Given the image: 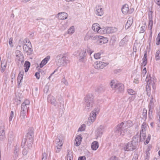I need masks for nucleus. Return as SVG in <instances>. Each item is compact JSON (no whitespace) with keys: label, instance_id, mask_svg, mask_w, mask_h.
<instances>
[{"label":"nucleus","instance_id":"1","mask_svg":"<svg viewBox=\"0 0 160 160\" xmlns=\"http://www.w3.org/2000/svg\"><path fill=\"white\" fill-rule=\"evenodd\" d=\"M132 125V122L130 120L122 122L116 126L115 132L118 135L122 137L127 134V131L129 130L128 128Z\"/></svg>","mask_w":160,"mask_h":160},{"label":"nucleus","instance_id":"2","mask_svg":"<svg viewBox=\"0 0 160 160\" xmlns=\"http://www.w3.org/2000/svg\"><path fill=\"white\" fill-rule=\"evenodd\" d=\"M139 136L135 135L132 138V141L126 144L123 148L125 151H131L136 148L138 141Z\"/></svg>","mask_w":160,"mask_h":160},{"label":"nucleus","instance_id":"3","mask_svg":"<svg viewBox=\"0 0 160 160\" xmlns=\"http://www.w3.org/2000/svg\"><path fill=\"white\" fill-rule=\"evenodd\" d=\"M48 100L49 103L57 108L61 107L64 106V102L62 98L60 96L58 99L59 103L57 101L55 98L51 95H49L48 97Z\"/></svg>","mask_w":160,"mask_h":160},{"label":"nucleus","instance_id":"4","mask_svg":"<svg viewBox=\"0 0 160 160\" xmlns=\"http://www.w3.org/2000/svg\"><path fill=\"white\" fill-rule=\"evenodd\" d=\"M146 81L148 82L146 85V90L147 93H148L151 91V87L153 89L156 88L155 82H156V80L154 77H151L150 75H148L146 78Z\"/></svg>","mask_w":160,"mask_h":160},{"label":"nucleus","instance_id":"5","mask_svg":"<svg viewBox=\"0 0 160 160\" xmlns=\"http://www.w3.org/2000/svg\"><path fill=\"white\" fill-rule=\"evenodd\" d=\"M68 57L64 54H60L56 57V62L59 67L66 66L69 62Z\"/></svg>","mask_w":160,"mask_h":160},{"label":"nucleus","instance_id":"6","mask_svg":"<svg viewBox=\"0 0 160 160\" xmlns=\"http://www.w3.org/2000/svg\"><path fill=\"white\" fill-rule=\"evenodd\" d=\"M29 104V101L28 100H26L21 105L20 117L22 120H24L26 118L27 112L29 109V107H27Z\"/></svg>","mask_w":160,"mask_h":160},{"label":"nucleus","instance_id":"7","mask_svg":"<svg viewBox=\"0 0 160 160\" xmlns=\"http://www.w3.org/2000/svg\"><path fill=\"white\" fill-rule=\"evenodd\" d=\"M84 110L87 111L91 110L93 107L94 104L92 99L91 97V95L88 94L85 99Z\"/></svg>","mask_w":160,"mask_h":160},{"label":"nucleus","instance_id":"8","mask_svg":"<svg viewBox=\"0 0 160 160\" xmlns=\"http://www.w3.org/2000/svg\"><path fill=\"white\" fill-rule=\"evenodd\" d=\"M63 144V136L60 135L56 140V145L55 150L57 153L59 152L61 150Z\"/></svg>","mask_w":160,"mask_h":160},{"label":"nucleus","instance_id":"9","mask_svg":"<svg viewBox=\"0 0 160 160\" xmlns=\"http://www.w3.org/2000/svg\"><path fill=\"white\" fill-rule=\"evenodd\" d=\"M87 52L91 55L92 52L89 48L86 49L83 48L78 51V53L79 56V60L80 61L82 62L83 61L85 57L86 56Z\"/></svg>","mask_w":160,"mask_h":160},{"label":"nucleus","instance_id":"10","mask_svg":"<svg viewBox=\"0 0 160 160\" xmlns=\"http://www.w3.org/2000/svg\"><path fill=\"white\" fill-rule=\"evenodd\" d=\"M110 86L113 89H115L118 92H122L124 90V86L122 83H115L113 81L111 82Z\"/></svg>","mask_w":160,"mask_h":160},{"label":"nucleus","instance_id":"11","mask_svg":"<svg viewBox=\"0 0 160 160\" xmlns=\"http://www.w3.org/2000/svg\"><path fill=\"white\" fill-rule=\"evenodd\" d=\"M98 113V112L96 111L95 110L92 111L90 113L89 117L88 118V121L87 124L88 126L91 124L95 121L97 114Z\"/></svg>","mask_w":160,"mask_h":160},{"label":"nucleus","instance_id":"12","mask_svg":"<svg viewBox=\"0 0 160 160\" xmlns=\"http://www.w3.org/2000/svg\"><path fill=\"white\" fill-rule=\"evenodd\" d=\"M108 63L98 61L94 62L93 66L94 68L96 69H101L104 68L105 67L108 65Z\"/></svg>","mask_w":160,"mask_h":160},{"label":"nucleus","instance_id":"13","mask_svg":"<svg viewBox=\"0 0 160 160\" xmlns=\"http://www.w3.org/2000/svg\"><path fill=\"white\" fill-rule=\"evenodd\" d=\"M104 32L102 34H110L116 32L118 30L116 28L114 27H106L103 28Z\"/></svg>","mask_w":160,"mask_h":160},{"label":"nucleus","instance_id":"14","mask_svg":"<svg viewBox=\"0 0 160 160\" xmlns=\"http://www.w3.org/2000/svg\"><path fill=\"white\" fill-rule=\"evenodd\" d=\"M92 29L95 32L98 33L102 34L104 32L103 28H101L100 26L98 23L93 24L92 26Z\"/></svg>","mask_w":160,"mask_h":160},{"label":"nucleus","instance_id":"15","mask_svg":"<svg viewBox=\"0 0 160 160\" xmlns=\"http://www.w3.org/2000/svg\"><path fill=\"white\" fill-rule=\"evenodd\" d=\"M4 124L2 122L0 124V140H3L5 138V134L4 131Z\"/></svg>","mask_w":160,"mask_h":160},{"label":"nucleus","instance_id":"16","mask_svg":"<svg viewBox=\"0 0 160 160\" xmlns=\"http://www.w3.org/2000/svg\"><path fill=\"white\" fill-rule=\"evenodd\" d=\"M23 49L24 52L27 53V54L30 55L32 51L31 48L32 46L31 43H28V44L25 43L23 46Z\"/></svg>","mask_w":160,"mask_h":160},{"label":"nucleus","instance_id":"17","mask_svg":"<svg viewBox=\"0 0 160 160\" xmlns=\"http://www.w3.org/2000/svg\"><path fill=\"white\" fill-rule=\"evenodd\" d=\"M95 13L98 16H102L104 13L102 7L101 5L97 6L96 8Z\"/></svg>","mask_w":160,"mask_h":160},{"label":"nucleus","instance_id":"18","mask_svg":"<svg viewBox=\"0 0 160 160\" xmlns=\"http://www.w3.org/2000/svg\"><path fill=\"white\" fill-rule=\"evenodd\" d=\"M150 98H151V100H150V103L148 106L149 108L148 113L149 115H150V114H152V109L153 108L154 106V101H155V100L153 99V96H151Z\"/></svg>","mask_w":160,"mask_h":160},{"label":"nucleus","instance_id":"19","mask_svg":"<svg viewBox=\"0 0 160 160\" xmlns=\"http://www.w3.org/2000/svg\"><path fill=\"white\" fill-rule=\"evenodd\" d=\"M100 37V36L97 35L93 36L91 34V32H88L87 33V34L85 38V39L86 40H88L89 39H91L92 40H95L99 38Z\"/></svg>","mask_w":160,"mask_h":160},{"label":"nucleus","instance_id":"20","mask_svg":"<svg viewBox=\"0 0 160 160\" xmlns=\"http://www.w3.org/2000/svg\"><path fill=\"white\" fill-rule=\"evenodd\" d=\"M152 12L150 11L149 13V22L148 28H150V30H152V26L153 25V22L152 21Z\"/></svg>","mask_w":160,"mask_h":160},{"label":"nucleus","instance_id":"21","mask_svg":"<svg viewBox=\"0 0 160 160\" xmlns=\"http://www.w3.org/2000/svg\"><path fill=\"white\" fill-rule=\"evenodd\" d=\"M33 137L34 134L33 131H30L27 133L26 141L28 142L29 141L31 143L33 140Z\"/></svg>","mask_w":160,"mask_h":160},{"label":"nucleus","instance_id":"22","mask_svg":"<svg viewBox=\"0 0 160 160\" xmlns=\"http://www.w3.org/2000/svg\"><path fill=\"white\" fill-rule=\"evenodd\" d=\"M16 55L17 57V59L19 61H21L22 62L23 61L24 57L22 52L19 50H17L15 52Z\"/></svg>","mask_w":160,"mask_h":160},{"label":"nucleus","instance_id":"23","mask_svg":"<svg viewBox=\"0 0 160 160\" xmlns=\"http://www.w3.org/2000/svg\"><path fill=\"white\" fill-rule=\"evenodd\" d=\"M68 14L66 12H59L57 15L56 17L60 19H65L67 18Z\"/></svg>","mask_w":160,"mask_h":160},{"label":"nucleus","instance_id":"24","mask_svg":"<svg viewBox=\"0 0 160 160\" xmlns=\"http://www.w3.org/2000/svg\"><path fill=\"white\" fill-rule=\"evenodd\" d=\"M133 22V18L130 17L128 18L125 28L126 29H128L132 25Z\"/></svg>","mask_w":160,"mask_h":160},{"label":"nucleus","instance_id":"25","mask_svg":"<svg viewBox=\"0 0 160 160\" xmlns=\"http://www.w3.org/2000/svg\"><path fill=\"white\" fill-rule=\"evenodd\" d=\"M82 140V137L81 135H78L76 138L75 140V145L77 146H79L81 144Z\"/></svg>","mask_w":160,"mask_h":160},{"label":"nucleus","instance_id":"26","mask_svg":"<svg viewBox=\"0 0 160 160\" xmlns=\"http://www.w3.org/2000/svg\"><path fill=\"white\" fill-rule=\"evenodd\" d=\"M7 62L5 60L2 61L1 66V71L2 72H3L6 69L7 66Z\"/></svg>","mask_w":160,"mask_h":160},{"label":"nucleus","instance_id":"27","mask_svg":"<svg viewBox=\"0 0 160 160\" xmlns=\"http://www.w3.org/2000/svg\"><path fill=\"white\" fill-rule=\"evenodd\" d=\"M50 58V56H48L46 57L44 59H43L40 64V67L41 68H42L48 62V61Z\"/></svg>","mask_w":160,"mask_h":160},{"label":"nucleus","instance_id":"28","mask_svg":"<svg viewBox=\"0 0 160 160\" xmlns=\"http://www.w3.org/2000/svg\"><path fill=\"white\" fill-rule=\"evenodd\" d=\"M122 12L124 14H127L129 11L128 6V4H125L123 6L122 8Z\"/></svg>","mask_w":160,"mask_h":160},{"label":"nucleus","instance_id":"29","mask_svg":"<svg viewBox=\"0 0 160 160\" xmlns=\"http://www.w3.org/2000/svg\"><path fill=\"white\" fill-rule=\"evenodd\" d=\"M98 143L97 141L93 142L91 144V148L93 150H96L98 148Z\"/></svg>","mask_w":160,"mask_h":160},{"label":"nucleus","instance_id":"30","mask_svg":"<svg viewBox=\"0 0 160 160\" xmlns=\"http://www.w3.org/2000/svg\"><path fill=\"white\" fill-rule=\"evenodd\" d=\"M146 133L140 132V136L139 135H136L139 136V141L142 142L144 141L146 137Z\"/></svg>","mask_w":160,"mask_h":160},{"label":"nucleus","instance_id":"31","mask_svg":"<svg viewBox=\"0 0 160 160\" xmlns=\"http://www.w3.org/2000/svg\"><path fill=\"white\" fill-rule=\"evenodd\" d=\"M147 129V125L146 124L143 122L141 126V130L140 132L146 133V131Z\"/></svg>","mask_w":160,"mask_h":160},{"label":"nucleus","instance_id":"32","mask_svg":"<svg viewBox=\"0 0 160 160\" xmlns=\"http://www.w3.org/2000/svg\"><path fill=\"white\" fill-rule=\"evenodd\" d=\"M75 32V28L74 26L71 27L68 30L67 33L70 35H72Z\"/></svg>","mask_w":160,"mask_h":160},{"label":"nucleus","instance_id":"33","mask_svg":"<svg viewBox=\"0 0 160 160\" xmlns=\"http://www.w3.org/2000/svg\"><path fill=\"white\" fill-rule=\"evenodd\" d=\"M30 65V63L29 62L26 61L25 62L24 66L25 68V72H27L28 71Z\"/></svg>","mask_w":160,"mask_h":160},{"label":"nucleus","instance_id":"34","mask_svg":"<svg viewBox=\"0 0 160 160\" xmlns=\"http://www.w3.org/2000/svg\"><path fill=\"white\" fill-rule=\"evenodd\" d=\"M128 93L130 95H135L137 93L135 91L132 89H128L127 90Z\"/></svg>","mask_w":160,"mask_h":160},{"label":"nucleus","instance_id":"35","mask_svg":"<svg viewBox=\"0 0 160 160\" xmlns=\"http://www.w3.org/2000/svg\"><path fill=\"white\" fill-rule=\"evenodd\" d=\"M96 135L97 136V137H99L101 136L102 133V129L98 128L96 132Z\"/></svg>","mask_w":160,"mask_h":160},{"label":"nucleus","instance_id":"36","mask_svg":"<svg viewBox=\"0 0 160 160\" xmlns=\"http://www.w3.org/2000/svg\"><path fill=\"white\" fill-rule=\"evenodd\" d=\"M155 57L157 60L160 59V50H158L157 51L155 55Z\"/></svg>","mask_w":160,"mask_h":160},{"label":"nucleus","instance_id":"37","mask_svg":"<svg viewBox=\"0 0 160 160\" xmlns=\"http://www.w3.org/2000/svg\"><path fill=\"white\" fill-rule=\"evenodd\" d=\"M147 110L146 109H144L143 110L142 114V119L145 120L147 118Z\"/></svg>","mask_w":160,"mask_h":160},{"label":"nucleus","instance_id":"38","mask_svg":"<svg viewBox=\"0 0 160 160\" xmlns=\"http://www.w3.org/2000/svg\"><path fill=\"white\" fill-rule=\"evenodd\" d=\"M23 71L20 72L18 77L17 80L22 79L23 78Z\"/></svg>","mask_w":160,"mask_h":160},{"label":"nucleus","instance_id":"39","mask_svg":"<svg viewBox=\"0 0 160 160\" xmlns=\"http://www.w3.org/2000/svg\"><path fill=\"white\" fill-rule=\"evenodd\" d=\"M140 78L139 75H138L137 78H135L133 80V82L135 84H138L139 82V79Z\"/></svg>","mask_w":160,"mask_h":160},{"label":"nucleus","instance_id":"40","mask_svg":"<svg viewBox=\"0 0 160 160\" xmlns=\"http://www.w3.org/2000/svg\"><path fill=\"white\" fill-rule=\"evenodd\" d=\"M160 42V32L158 33L156 38V44L158 45L159 44Z\"/></svg>","mask_w":160,"mask_h":160},{"label":"nucleus","instance_id":"41","mask_svg":"<svg viewBox=\"0 0 160 160\" xmlns=\"http://www.w3.org/2000/svg\"><path fill=\"white\" fill-rule=\"evenodd\" d=\"M142 60H143V62H142V66H145L147 64V58H143L142 59Z\"/></svg>","mask_w":160,"mask_h":160},{"label":"nucleus","instance_id":"42","mask_svg":"<svg viewBox=\"0 0 160 160\" xmlns=\"http://www.w3.org/2000/svg\"><path fill=\"white\" fill-rule=\"evenodd\" d=\"M101 54L99 53H97L95 54L94 55V58L96 59H98L100 58Z\"/></svg>","mask_w":160,"mask_h":160},{"label":"nucleus","instance_id":"43","mask_svg":"<svg viewBox=\"0 0 160 160\" xmlns=\"http://www.w3.org/2000/svg\"><path fill=\"white\" fill-rule=\"evenodd\" d=\"M101 37V36L99 38H100L101 39L102 41H101V42H103V43H106L108 42V39L106 38H100V37Z\"/></svg>","mask_w":160,"mask_h":160},{"label":"nucleus","instance_id":"44","mask_svg":"<svg viewBox=\"0 0 160 160\" xmlns=\"http://www.w3.org/2000/svg\"><path fill=\"white\" fill-rule=\"evenodd\" d=\"M127 38V37H125L124 38L122 39L121 41L120 42V44H122V45H124L125 44V42H127L128 41Z\"/></svg>","mask_w":160,"mask_h":160},{"label":"nucleus","instance_id":"45","mask_svg":"<svg viewBox=\"0 0 160 160\" xmlns=\"http://www.w3.org/2000/svg\"><path fill=\"white\" fill-rule=\"evenodd\" d=\"M85 124H83L79 128L78 131H83L85 130Z\"/></svg>","mask_w":160,"mask_h":160},{"label":"nucleus","instance_id":"46","mask_svg":"<svg viewBox=\"0 0 160 160\" xmlns=\"http://www.w3.org/2000/svg\"><path fill=\"white\" fill-rule=\"evenodd\" d=\"M136 96L135 95L132 96L128 98V100L130 102H131L132 101H133L136 98Z\"/></svg>","mask_w":160,"mask_h":160},{"label":"nucleus","instance_id":"47","mask_svg":"<svg viewBox=\"0 0 160 160\" xmlns=\"http://www.w3.org/2000/svg\"><path fill=\"white\" fill-rule=\"evenodd\" d=\"M96 90L98 92H102L104 91V89L102 87H99L97 88Z\"/></svg>","mask_w":160,"mask_h":160},{"label":"nucleus","instance_id":"48","mask_svg":"<svg viewBox=\"0 0 160 160\" xmlns=\"http://www.w3.org/2000/svg\"><path fill=\"white\" fill-rule=\"evenodd\" d=\"M47 155L45 153H42V160H46L47 159Z\"/></svg>","mask_w":160,"mask_h":160},{"label":"nucleus","instance_id":"49","mask_svg":"<svg viewBox=\"0 0 160 160\" xmlns=\"http://www.w3.org/2000/svg\"><path fill=\"white\" fill-rule=\"evenodd\" d=\"M150 139V135H148V138H147V139L144 142V144H148Z\"/></svg>","mask_w":160,"mask_h":160},{"label":"nucleus","instance_id":"50","mask_svg":"<svg viewBox=\"0 0 160 160\" xmlns=\"http://www.w3.org/2000/svg\"><path fill=\"white\" fill-rule=\"evenodd\" d=\"M146 28L145 26H142L141 27L140 30V33H143L145 30Z\"/></svg>","mask_w":160,"mask_h":160},{"label":"nucleus","instance_id":"51","mask_svg":"<svg viewBox=\"0 0 160 160\" xmlns=\"http://www.w3.org/2000/svg\"><path fill=\"white\" fill-rule=\"evenodd\" d=\"M14 117V113L12 111L11 112L10 115L9 117V121H11L12 120V118H13Z\"/></svg>","mask_w":160,"mask_h":160},{"label":"nucleus","instance_id":"52","mask_svg":"<svg viewBox=\"0 0 160 160\" xmlns=\"http://www.w3.org/2000/svg\"><path fill=\"white\" fill-rule=\"evenodd\" d=\"M146 73H147L146 69L145 68L142 70V75L143 77H144Z\"/></svg>","mask_w":160,"mask_h":160},{"label":"nucleus","instance_id":"53","mask_svg":"<svg viewBox=\"0 0 160 160\" xmlns=\"http://www.w3.org/2000/svg\"><path fill=\"white\" fill-rule=\"evenodd\" d=\"M62 82L66 85H68V81L65 79L64 78L62 79Z\"/></svg>","mask_w":160,"mask_h":160},{"label":"nucleus","instance_id":"54","mask_svg":"<svg viewBox=\"0 0 160 160\" xmlns=\"http://www.w3.org/2000/svg\"><path fill=\"white\" fill-rule=\"evenodd\" d=\"M35 76L36 77V78L38 79H39L40 78V75L39 72H36L35 74Z\"/></svg>","mask_w":160,"mask_h":160},{"label":"nucleus","instance_id":"55","mask_svg":"<svg viewBox=\"0 0 160 160\" xmlns=\"http://www.w3.org/2000/svg\"><path fill=\"white\" fill-rule=\"evenodd\" d=\"M49 90L48 86H46L44 89V92L45 93H47Z\"/></svg>","mask_w":160,"mask_h":160},{"label":"nucleus","instance_id":"56","mask_svg":"<svg viewBox=\"0 0 160 160\" xmlns=\"http://www.w3.org/2000/svg\"><path fill=\"white\" fill-rule=\"evenodd\" d=\"M12 40H13V39L12 38H10L9 39V45H10L11 47H13V45H12Z\"/></svg>","mask_w":160,"mask_h":160},{"label":"nucleus","instance_id":"57","mask_svg":"<svg viewBox=\"0 0 160 160\" xmlns=\"http://www.w3.org/2000/svg\"><path fill=\"white\" fill-rule=\"evenodd\" d=\"M67 157L72 156V152L69 150H67Z\"/></svg>","mask_w":160,"mask_h":160},{"label":"nucleus","instance_id":"58","mask_svg":"<svg viewBox=\"0 0 160 160\" xmlns=\"http://www.w3.org/2000/svg\"><path fill=\"white\" fill-rule=\"evenodd\" d=\"M24 43H27V44H28V43H31L29 40L27 39H25L24 40Z\"/></svg>","mask_w":160,"mask_h":160},{"label":"nucleus","instance_id":"59","mask_svg":"<svg viewBox=\"0 0 160 160\" xmlns=\"http://www.w3.org/2000/svg\"><path fill=\"white\" fill-rule=\"evenodd\" d=\"M86 158L84 156L79 157L78 158V160H85Z\"/></svg>","mask_w":160,"mask_h":160},{"label":"nucleus","instance_id":"60","mask_svg":"<svg viewBox=\"0 0 160 160\" xmlns=\"http://www.w3.org/2000/svg\"><path fill=\"white\" fill-rule=\"evenodd\" d=\"M58 68H57V69H56L54 71V72H52V73H51L50 75V76L48 78V79H50V78L51 77V76L53 75L54 73L56 72L57 70H58Z\"/></svg>","mask_w":160,"mask_h":160},{"label":"nucleus","instance_id":"61","mask_svg":"<svg viewBox=\"0 0 160 160\" xmlns=\"http://www.w3.org/2000/svg\"><path fill=\"white\" fill-rule=\"evenodd\" d=\"M155 1L157 5L160 6V0H155Z\"/></svg>","mask_w":160,"mask_h":160},{"label":"nucleus","instance_id":"62","mask_svg":"<svg viewBox=\"0 0 160 160\" xmlns=\"http://www.w3.org/2000/svg\"><path fill=\"white\" fill-rule=\"evenodd\" d=\"M157 118L158 120L159 121V122H160V112L158 113Z\"/></svg>","mask_w":160,"mask_h":160},{"label":"nucleus","instance_id":"63","mask_svg":"<svg viewBox=\"0 0 160 160\" xmlns=\"http://www.w3.org/2000/svg\"><path fill=\"white\" fill-rule=\"evenodd\" d=\"M67 160H72V156L67 157Z\"/></svg>","mask_w":160,"mask_h":160},{"label":"nucleus","instance_id":"64","mask_svg":"<svg viewBox=\"0 0 160 160\" xmlns=\"http://www.w3.org/2000/svg\"><path fill=\"white\" fill-rule=\"evenodd\" d=\"M110 160H116L115 157H112L111 158Z\"/></svg>","mask_w":160,"mask_h":160}]
</instances>
